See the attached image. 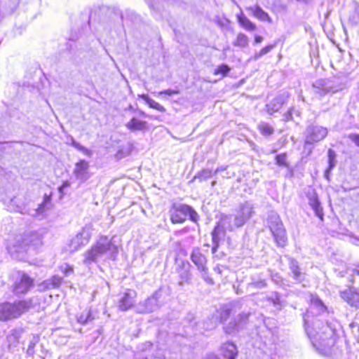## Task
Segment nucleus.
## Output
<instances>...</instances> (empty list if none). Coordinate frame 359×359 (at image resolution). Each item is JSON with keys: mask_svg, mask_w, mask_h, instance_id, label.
I'll return each mask as SVG.
<instances>
[{"mask_svg": "<svg viewBox=\"0 0 359 359\" xmlns=\"http://www.w3.org/2000/svg\"><path fill=\"white\" fill-rule=\"evenodd\" d=\"M179 285L183 286L184 284H189L191 279V273L187 269H182L179 272Z\"/></svg>", "mask_w": 359, "mask_h": 359, "instance_id": "obj_33", "label": "nucleus"}, {"mask_svg": "<svg viewBox=\"0 0 359 359\" xmlns=\"http://www.w3.org/2000/svg\"><path fill=\"white\" fill-rule=\"evenodd\" d=\"M52 208L51 196L50 195L45 194L43 202L39 205V207L34 210L33 216L43 215L46 211L49 210Z\"/></svg>", "mask_w": 359, "mask_h": 359, "instance_id": "obj_24", "label": "nucleus"}, {"mask_svg": "<svg viewBox=\"0 0 359 359\" xmlns=\"http://www.w3.org/2000/svg\"><path fill=\"white\" fill-rule=\"evenodd\" d=\"M327 156H328V167L325 171V177L327 180H329V175L331 170L336 166L337 164V154L335 151L332 149H329L327 151Z\"/></svg>", "mask_w": 359, "mask_h": 359, "instance_id": "obj_28", "label": "nucleus"}, {"mask_svg": "<svg viewBox=\"0 0 359 359\" xmlns=\"http://www.w3.org/2000/svg\"><path fill=\"white\" fill-rule=\"evenodd\" d=\"M164 304L163 292L158 290L144 301L140 302L136 306V310L140 313H152L160 309Z\"/></svg>", "mask_w": 359, "mask_h": 359, "instance_id": "obj_6", "label": "nucleus"}, {"mask_svg": "<svg viewBox=\"0 0 359 359\" xmlns=\"http://www.w3.org/2000/svg\"><path fill=\"white\" fill-rule=\"evenodd\" d=\"M285 257L288 262V266L290 269V276L297 283H301L304 280V273L302 271L299 262L294 258L285 255Z\"/></svg>", "mask_w": 359, "mask_h": 359, "instance_id": "obj_12", "label": "nucleus"}, {"mask_svg": "<svg viewBox=\"0 0 359 359\" xmlns=\"http://www.w3.org/2000/svg\"><path fill=\"white\" fill-rule=\"evenodd\" d=\"M113 238L106 236H100L96 243L83 254V264L89 266L101 259H115L118 247L114 244Z\"/></svg>", "mask_w": 359, "mask_h": 359, "instance_id": "obj_1", "label": "nucleus"}, {"mask_svg": "<svg viewBox=\"0 0 359 359\" xmlns=\"http://www.w3.org/2000/svg\"><path fill=\"white\" fill-rule=\"evenodd\" d=\"M289 97L290 94L286 91L279 94L266 105L267 112L272 114L278 111L287 101Z\"/></svg>", "mask_w": 359, "mask_h": 359, "instance_id": "obj_13", "label": "nucleus"}, {"mask_svg": "<svg viewBox=\"0 0 359 359\" xmlns=\"http://www.w3.org/2000/svg\"><path fill=\"white\" fill-rule=\"evenodd\" d=\"M11 202L12 203H15V198H11Z\"/></svg>", "mask_w": 359, "mask_h": 359, "instance_id": "obj_64", "label": "nucleus"}, {"mask_svg": "<svg viewBox=\"0 0 359 359\" xmlns=\"http://www.w3.org/2000/svg\"><path fill=\"white\" fill-rule=\"evenodd\" d=\"M126 126L131 131L145 130L147 129V123L133 117L126 124Z\"/></svg>", "mask_w": 359, "mask_h": 359, "instance_id": "obj_26", "label": "nucleus"}, {"mask_svg": "<svg viewBox=\"0 0 359 359\" xmlns=\"http://www.w3.org/2000/svg\"><path fill=\"white\" fill-rule=\"evenodd\" d=\"M211 236L212 243V252L215 254L219 246L220 241L225 236V232L223 229L216 225L211 233Z\"/></svg>", "mask_w": 359, "mask_h": 359, "instance_id": "obj_17", "label": "nucleus"}, {"mask_svg": "<svg viewBox=\"0 0 359 359\" xmlns=\"http://www.w3.org/2000/svg\"><path fill=\"white\" fill-rule=\"evenodd\" d=\"M280 276H278L277 274L273 276L272 279L274 280V282L279 285L280 284V279L278 278Z\"/></svg>", "mask_w": 359, "mask_h": 359, "instance_id": "obj_59", "label": "nucleus"}, {"mask_svg": "<svg viewBox=\"0 0 359 359\" xmlns=\"http://www.w3.org/2000/svg\"><path fill=\"white\" fill-rule=\"evenodd\" d=\"M221 351L226 359H236L238 355L236 346L232 342H226L222 345Z\"/></svg>", "mask_w": 359, "mask_h": 359, "instance_id": "obj_22", "label": "nucleus"}, {"mask_svg": "<svg viewBox=\"0 0 359 359\" xmlns=\"http://www.w3.org/2000/svg\"><path fill=\"white\" fill-rule=\"evenodd\" d=\"M90 316V312H88L86 314L82 313L78 318V322L81 324H86L89 320Z\"/></svg>", "mask_w": 359, "mask_h": 359, "instance_id": "obj_48", "label": "nucleus"}, {"mask_svg": "<svg viewBox=\"0 0 359 359\" xmlns=\"http://www.w3.org/2000/svg\"><path fill=\"white\" fill-rule=\"evenodd\" d=\"M227 166L226 165H222L220 167H218L215 171L214 172V174H217V172H219L221 171H224L226 169Z\"/></svg>", "mask_w": 359, "mask_h": 359, "instance_id": "obj_56", "label": "nucleus"}, {"mask_svg": "<svg viewBox=\"0 0 359 359\" xmlns=\"http://www.w3.org/2000/svg\"><path fill=\"white\" fill-rule=\"evenodd\" d=\"M22 331L14 329L10 331L7 336V341L9 346H15L21 337Z\"/></svg>", "mask_w": 359, "mask_h": 359, "instance_id": "obj_30", "label": "nucleus"}, {"mask_svg": "<svg viewBox=\"0 0 359 359\" xmlns=\"http://www.w3.org/2000/svg\"><path fill=\"white\" fill-rule=\"evenodd\" d=\"M234 223L232 224V216L231 215H222L219 222L217 224L218 226H220L224 229L226 233V230L233 231L235 227V220L233 219Z\"/></svg>", "mask_w": 359, "mask_h": 359, "instance_id": "obj_27", "label": "nucleus"}, {"mask_svg": "<svg viewBox=\"0 0 359 359\" xmlns=\"http://www.w3.org/2000/svg\"><path fill=\"white\" fill-rule=\"evenodd\" d=\"M198 270L201 272V277L204 280V281H205L209 285L214 284V281H213L212 278L210 276L209 273H208V269L206 266H205L202 268L198 269Z\"/></svg>", "mask_w": 359, "mask_h": 359, "instance_id": "obj_37", "label": "nucleus"}, {"mask_svg": "<svg viewBox=\"0 0 359 359\" xmlns=\"http://www.w3.org/2000/svg\"><path fill=\"white\" fill-rule=\"evenodd\" d=\"M253 210V205L249 201H246L244 203L241 204L239 209L234 217L235 226L237 228L243 226L245 223L252 217V214L254 213Z\"/></svg>", "mask_w": 359, "mask_h": 359, "instance_id": "obj_10", "label": "nucleus"}, {"mask_svg": "<svg viewBox=\"0 0 359 359\" xmlns=\"http://www.w3.org/2000/svg\"><path fill=\"white\" fill-rule=\"evenodd\" d=\"M141 114L144 116V117H148L149 116L147 114H146L144 112H141Z\"/></svg>", "mask_w": 359, "mask_h": 359, "instance_id": "obj_63", "label": "nucleus"}, {"mask_svg": "<svg viewBox=\"0 0 359 359\" xmlns=\"http://www.w3.org/2000/svg\"><path fill=\"white\" fill-rule=\"evenodd\" d=\"M89 163L85 160H80L75 164L73 173L77 180L84 182L89 178Z\"/></svg>", "mask_w": 359, "mask_h": 359, "instance_id": "obj_15", "label": "nucleus"}, {"mask_svg": "<svg viewBox=\"0 0 359 359\" xmlns=\"http://www.w3.org/2000/svg\"><path fill=\"white\" fill-rule=\"evenodd\" d=\"M179 93H180L179 90L168 89V90H164L160 91L158 93V95H167L171 96L172 95H177Z\"/></svg>", "mask_w": 359, "mask_h": 359, "instance_id": "obj_49", "label": "nucleus"}, {"mask_svg": "<svg viewBox=\"0 0 359 359\" xmlns=\"http://www.w3.org/2000/svg\"><path fill=\"white\" fill-rule=\"evenodd\" d=\"M249 39L248 37L243 33H239L236 40L233 41V44L234 46H238L241 48H245L248 46Z\"/></svg>", "mask_w": 359, "mask_h": 359, "instance_id": "obj_34", "label": "nucleus"}, {"mask_svg": "<svg viewBox=\"0 0 359 359\" xmlns=\"http://www.w3.org/2000/svg\"><path fill=\"white\" fill-rule=\"evenodd\" d=\"M43 236L36 231H29L24 233L16 241V245H14L9 250L11 254L14 252H23L26 251V248L32 246L37 248L42 244Z\"/></svg>", "mask_w": 359, "mask_h": 359, "instance_id": "obj_5", "label": "nucleus"}, {"mask_svg": "<svg viewBox=\"0 0 359 359\" xmlns=\"http://www.w3.org/2000/svg\"><path fill=\"white\" fill-rule=\"evenodd\" d=\"M231 315V309H224L220 313V321L224 323L226 321Z\"/></svg>", "mask_w": 359, "mask_h": 359, "instance_id": "obj_46", "label": "nucleus"}, {"mask_svg": "<svg viewBox=\"0 0 359 359\" xmlns=\"http://www.w3.org/2000/svg\"><path fill=\"white\" fill-rule=\"evenodd\" d=\"M314 93L320 97L325 95L331 92L332 88L329 86V81L326 79H318L313 83Z\"/></svg>", "mask_w": 359, "mask_h": 359, "instance_id": "obj_19", "label": "nucleus"}, {"mask_svg": "<svg viewBox=\"0 0 359 359\" xmlns=\"http://www.w3.org/2000/svg\"><path fill=\"white\" fill-rule=\"evenodd\" d=\"M186 231H187L186 229H182V230H180V231H176V232L175 233V235H177V234H178V233H184V232H186Z\"/></svg>", "mask_w": 359, "mask_h": 359, "instance_id": "obj_60", "label": "nucleus"}, {"mask_svg": "<svg viewBox=\"0 0 359 359\" xmlns=\"http://www.w3.org/2000/svg\"><path fill=\"white\" fill-rule=\"evenodd\" d=\"M288 169H290V172H289V174L287 176L292 177L293 176V170H292V169H291L290 168Z\"/></svg>", "mask_w": 359, "mask_h": 359, "instance_id": "obj_61", "label": "nucleus"}, {"mask_svg": "<svg viewBox=\"0 0 359 359\" xmlns=\"http://www.w3.org/2000/svg\"><path fill=\"white\" fill-rule=\"evenodd\" d=\"M212 176V172L210 169H203L199 172L195 177V179H198L200 181L206 180Z\"/></svg>", "mask_w": 359, "mask_h": 359, "instance_id": "obj_40", "label": "nucleus"}, {"mask_svg": "<svg viewBox=\"0 0 359 359\" xmlns=\"http://www.w3.org/2000/svg\"><path fill=\"white\" fill-rule=\"evenodd\" d=\"M349 139L355 143V144L359 147V135L358 134H350Z\"/></svg>", "mask_w": 359, "mask_h": 359, "instance_id": "obj_52", "label": "nucleus"}, {"mask_svg": "<svg viewBox=\"0 0 359 359\" xmlns=\"http://www.w3.org/2000/svg\"><path fill=\"white\" fill-rule=\"evenodd\" d=\"M349 327L351 329L352 332L354 334L357 341L359 343V322L355 320L349 324Z\"/></svg>", "mask_w": 359, "mask_h": 359, "instance_id": "obj_44", "label": "nucleus"}, {"mask_svg": "<svg viewBox=\"0 0 359 359\" xmlns=\"http://www.w3.org/2000/svg\"><path fill=\"white\" fill-rule=\"evenodd\" d=\"M249 315L250 313H242L235 318L243 328L248 321Z\"/></svg>", "mask_w": 359, "mask_h": 359, "instance_id": "obj_45", "label": "nucleus"}, {"mask_svg": "<svg viewBox=\"0 0 359 359\" xmlns=\"http://www.w3.org/2000/svg\"><path fill=\"white\" fill-rule=\"evenodd\" d=\"M32 307V301L18 300L13 303L5 302L0 304V320L6 322L18 318Z\"/></svg>", "mask_w": 359, "mask_h": 359, "instance_id": "obj_2", "label": "nucleus"}, {"mask_svg": "<svg viewBox=\"0 0 359 359\" xmlns=\"http://www.w3.org/2000/svg\"><path fill=\"white\" fill-rule=\"evenodd\" d=\"M146 1L151 10L156 11H160L159 7L158 6H156L154 4H153L151 0H146Z\"/></svg>", "mask_w": 359, "mask_h": 359, "instance_id": "obj_53", "label": "nucleus"}, {"mask_svg": "<svg viewBox=\"0 0 359 359\" xmlns=\"http://www.w3.org/2000/svg\"><path fill=\"white\" fill-rule=\"evenodd\" d=\"M72 145L81 151H87L88 149L82 146L80 143L76 142L74 139H72Z\"/></svg>", "mask_w": 359, "mask_h": 359, "instance_id": "obj_50", "label": "nucleus"}, {"mask_svg": "<svg viewBox=\"0 0 359 359\" xmlns=\"http://www.w3.org/2000/svg\"><path fill=\"white\" fill-rule=\"evenodd\" d=\"M91 238V229L85 226L73 238L69 244L70 250L77 251L81 247L86 245Z\"/></svg>", "mask_w": 359, "mask_h": 359, "instance_id": "obj_11", "label": "nucleus"}, {"mask_svg": "<svg viewBox=\"0 0 359 359\" xmlns=\"http://www.w3.org/2000/svg\"><path fill=\"white\" fill-rule=\"evenodd\" d=\"M321 320L318 319L313 323L314 329L317 336H319V339L324 340L332 337L335 331L339 326V323L333 319H326L325 324H322Z\"/></svg>", "mask_w": 359, "mask_h": 359, "instance_id": "obj_8", "label": "nucleus"}, {"mask_svg": "<svg viewBox=\"0 0 359 359\" xmlns=\"http://www.w3.org/2000/svg\"><path fill=\"white\" fill-rule=\"evenodd\" d=\"M34 286V280L27 273L19 274L13 284V292L18 296L26 294Z\"/></svg>", "mask_w": 359, "mask_h": 359, "instance_id": "obj_9", "label": "nucleus"}, {"mask_svg": "<svg viewBox=\"0 0 359 359\" xmlns=\"http://www.w3.org/2000/svg\"><path fill=\"white\" fill-rule=\"evenodd\" d=\"M294 111V108H290L284 115L283 119L285 121H288L292 118V112Z\"/></svg>", "mask_w": 359, "mask_h": 359, "instance_id": "obj_51", "label": "nucleus"}, {"mask_svg": "<svg viewBox=\"0 0 359 359\" xmlns=\"http://www.w3.org/2000/svg\"><path fill=\"white\" fill-rule=\"evenodd\" d=\"M62 281V278L59 276H53L50 279L46 281L48 287L51 286L53 288L59 287Z\"/></svg>", "mask_w": 359, "mask_h": 359, "instance_id": "obj_41", "label": "nucleus"}, {"mask_svg": "<svg viewBox=\"0 0 359 359\" xmlns=\"http://www.w3.org/2000/svg\"><path fill=\"white\" fill-rule=\"evenodd\" d=\"M134 292H127L123 293L122 297L118 301V308L121 311H127L133 306L134 304V297L133 295Z\"/></svg>", "mask_w": 359, "mask_h": 359, "instance_id": "obj_23", "label": "nucleus"}, {"mask_svg": "<svg viewBox=\"0 0 359 359\" xmlns=\"http://www.w3.org/2000/svg\"><path fill=\"white\" fill-rule=\"evenodd\" d=\"M341 297L351 306L359 308V290L350 289L341 292Z\"/></svg>", "mask_w": 359, "mask_h": 359, "instance_id": "obj_18", "label": "nucleus"}, {"mask_svg": "<svg viewBox=\"0 0 359 359\" xmlns=\"http://www.w3.org/2000/svg\"><path fill=\"white\" fill-rule=\"evenodd\" d=\"M140 97L144 100L146 103L149 106V107L156 109L161 112H165V109L163 106L156 102L154 100L151 99L148 95L143 94L140 95Z\"/></svg>", "mask_w": 359, "mask_h": 359, "instance_id": "obj_32", "label": "nucleus"}, {"mask_svg": "<svg viewBox=\"0 0 359 359\" xmlns=\"http://www.w3.org/2000/svg\"><path fill=\"white\" fill-rule=\"evenodd\" d=\"M328 130L325 128L318 125H309L305 130L304 148L309 147V152L311 151L313 147L311 145L324 140L327 135Z\"/></svg>", "mask_w": 359, "mask_h": 359, "instance_id": "obj_7", "label": "nucleus"}, {"mask_svg": "<svg viewBox=\"0 0 359 359\" xmlns=\"http://www.w3.org/2000/svg\"><path fill=\"white\" fill-rule=\"evenodd\" d=\"M276 44L274 43V44H271V45H269V46H265L260 51L256 53L255 54V55L253 56L252 59L254 60H257L259 58H260L263 55H264L267 54L268 53H269L273 48L276 47Z\"/></svg>", "mask_w": 359, "mask_h": 359, "instance_id": "obj_38", "label": "nucleus"}, {"mask_svg": "<svg viewBox=\"0 0 359 359\" xmlns=\"http://www.w3.org/2000/svg\"><path fill=\"white\" fill-rule=\"evenodd\" d=\"M39 337L38 336H32L29 341L28 348L27 349V354L32 356L34 353L35 346L38 344Z\"/></svg>", "mask_w": 359, "mask_h": 359, "instance_id": "obj_39", "label": "nucleus"}, {"mask_svg": "<svg viewBox=\"0 0 359 359\" xmlns=\"http://www.w3.org/2000/svg\"><path fill=\"white\" fill-rule=\"evenodd\" d=\"M231 69L229 65L226 64H222L218 66L214 71V74H222L223 76H226L229 72Z\"/></svg>", "mask_w": 359, "mask_h": 359, "instance_id": "obj_42", "label": "nucleus"}, {"mask_svg": "<svg viewBox=\"0 0 359 359\" xmlns=\"http://www.w3.org/2000/svg\"><path fill=\"white\" fill-rule=\"evenodd\" d=\"M309 203L315 212L316 215L320 219L323 218V208L318 200V195L314 189H310L306 194Z\"/></svg>", "mask_w": 359, "mask_h": 359, "instance_id": "obj_14", "label": "nucleus"}, {"mask_svg": "<svg viewBox=\"0 0 359 359\" xmlns=\"http://www.w3.org/2000/svg\"><path fill=\"white\" fill-rule=\"evenodd\" d=\"M235 4L241 10V7L236 2ZM237 20L238 23L245 29L249 31H254L256 29V25L252 22H251L241 11V13L236 15Z\"/></svg>", "mask_w": 359, "mask_h": 359, "instance_id": "obj_25", "label": "nucleus"}, {"mask_svg": "<svg viewBox=\"0 0 359 359\" xmlns=\"http://www.w3.org/2000/svg\"><path fill=\"white\" fill-rule=\"evenodd\" d=\"M69 183L68 182H65L62 184V186H60V187H59V189H59V191H60V193H62V192L63 189H65V188H66V187H69Z\"/></svg>", "mask_w": 359, "mask_h": 359, "instance_id": "obj_57", "label": "nucleus"}, {"mask_svg": "<svg viewBox=\"0 0 359 359\" xmlns=\"http://www.w3.org/2000/svg\"><path fill=\"white\" fill-rule=\"evenodd\" d=\"M258 128L260 133L265 136L270 135L274 132L273 128L269 123L264 122L261 123Z\"/></svg>", "mask_w": 359, "mask_h": 359, "instance_id": "obj_36", "label": "nucleus"}, {"mask_svg": "<svg viewBox=\"0 0 359 359\" xmlns=\"http://www.w3.org/2000/svg\"><path fill=\"white\" fill-rule=\"evenodd\" d=\"M170 219L172 224H182L189 216V219L197 224L199 220V215L196 211L190 205L182 203H173L169 210Z\"/></svg>", "mask_w": 359, "mask_h": 359, "instance_id": "obj_3", "label": "nucleus"}, {"mask_svg": "<svg viewBox=\"0 0 359 359\" xmlns=\"http://www.w3.org/2000/svg\"><path fill=\"white\" fill-rule=\"evenodd\" d=\"M246 10L250 11L255 18L261 21H266L269 23L272 22V19L266 11H264L258 4L247 7Z\"/></svg>", "mask_w": 359, "mask_h": 359, "instance_id": "obj_20", "label": "nucleus"}, {"mask_svg": "<svg viewBox=\"0 0 359 359\" xmlns=\"http://www.w3.org/2000/svg\"><path fill=\"white\" fill-rule=\"evenodd\" d=\"M152 347H153V344H151L150 341H146L140 345L139 349H140V351H141L142 352H146V351L150 350Z\"/></svg>", "mask_w": 359, "mask_h": 359, "instance_id": "obj_47", "label": "nucleus"}, {"mask_svg": "<svg viewBox=\"0 0 359 359\" xmlns=\"http://www.w3.org/2000/svg\"><path fill=\"white\" fill-rule=\"evenodd\" d=\"M280 279V284L279 285L283 287V289H285L286 287L290 286L289 283L287 280L282 278L281 277L278 278Z\"/></svg>", "mask_w": 359, "mask_h": 359, "instance_id": "obj_54", "label": "nucleus"}, {"mask_svg": "<svg viewBox=\"0 0 359 359\" xmlns=\"http://www.w3.org/2000/svg\"><path fill=\"white\" fill-rule=\"evenodd\" d=\"M266 300L271 302L274 306H281L280 294L278 292H273L266 297Z\"/></svg>", "mask_w": 359, "mask_h": 359, "instance_id": "obj_35", "label": "nucleus"}, {"mask_svg": "<svg viewBox=\"0 0 359 359\" xmlns=\"http://www.w3.org/2000/svg\"><path fill=\"white\" fill-rule=\"evenodd\" d=\"M192 262L197 266V269L206 266V257L202 253L199 248H194L191 254Z\"/></svg>", "mask_w": 359, "mask_h": 359, "instance_id": "obj_21", "label": "nucleus"}, {"mask_svg": "<svg viewBox=\"0 0 359 359\" xmlns=\"http://www.w3.org/2000/svg\"><path fill=\"white\" fill-rule=\"evenodd\" d=\"M267 224L276 245L285 248L288 243L287 232L279 215L271 212L268 217Z\"/></svg>", "mask_w": 359, "mask_h": 359, "instance_id": "obj_4", "label": "nucleus"}, {"mask_svg": "<svg viewBox=\"0 0 359 359\" xmlns=\"http://www.w3.org/2000/svg\"><path fill=\"white\" fill-rule=\"evenodd\" d=\"M276 162L279 166H283L289 168V164L287 162V155L285 154H278L276 156Z\"/></svg>", "mask_w": 359, "mask_h": 359, "instance_id": "obj_43", "label": "nucleus"}, {"mask_svg": "<svg viewBox=\"0 0 359 359\" xmlns=\"http://www.w3.org/2000/svg\"><path fill=\"white\" fill-rule=\"evenodd\" d=\"M267 286V283L264 278L259 276H253L251 277V281L248 283V288L262 289Z\"/></svg>", "mask_w": 359, "mask_h": 359, "instance_id": "obj_29", "label": "nucleus"}, {"mask_svg": "<svg viewBox=\"0 0 359 359\" xmlns=\"http://www.w3.org/2000/svg\"><path fill=\"white\" fill-rule=\"evenodd\" d=\"M310 312L316 316L330 315L327 306L317 296H312L311 299Z\"/></svg>", "mask_w": 359, "mask_h": 359, "instance_id": "obj_16", "label": "nucleus"}, {"mask_svg": "<svg viewBox=\"0 0 359 359\" xmlns=\"http://www.w3.org/2000/svg\"><path fill=\"white\" fill-rule=\"evenodd\" d=\"M242 329L243 327L241 326V324L238 323L236 319L229 322L228 325L224 327V330L225 333L228 334H235Z\"/></svg>", "mask_w": 359, "mask_h": 359, "instance_id": "obj_31", "label": "nucleus"}, {"mask_svg": "<svg viewBox=\"0 0 359 359\" xmlns=\"http://www.w3.org/2000/svg\"><path fill=\"white\" fill-rule=\"evenodd\" d=\"M202 359H220L219 356L213 353L206 354Z\"/></svg>", "mask_w": 359, "mask_h": 359, "instance_id": "obj_55", "label": "nucleus"}, {"mask_svg": "<svg viewBox=\"0 0 359 359\" xmlns=\"http://www.w3.org/2000/svg\"><path fill=\"white\" fill-rule=\"evenodd\" d=\"M263 41V37L259 35H256L255 37V43H259Z\"/></svg>", "mask_w": 359, "mask_h": 359, "instance_id": "obj_58", "label": "nucleus"}, {"mask_svg": "<svg viewBox=\"0 0 359 359\" xmlns=\"http://www.w3.org/2000/svg\"><path fill=\"white\" fill-rule=\"evenodd\" d=\"M17 208H18L17 211L20 212L21 213H23L22 207L17 206Z\"/></svg>", "mask_w": 359, "mask_h": 359, "instance_id": "obj_62", "label": "nucleus"}]
</instances>
